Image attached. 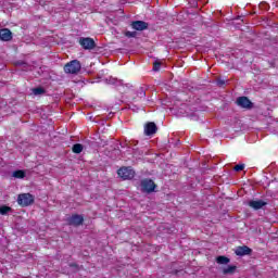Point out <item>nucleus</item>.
I'll list each match as a JSON object with an SVG mask.
<instances>
[{"instance_id":"nucleus-2","label":"nucleus","mask_w":278,"mask_h":278,"mask_svg":"<svg viewBox=\"0 0 278 278\" xmlns=\"http://www.w3.org/2000/svg\"><path fill=\"white\" fill-rule=\"evenodd\" d=\"M79 71H81V63L78 60H73L64 66V72L68 75H77Z\"/></svg>"},{"instance_id":"nucleus-16","label":"nucleus","mask_w":278,"mask_h":278,"mask_svg":"<svg viewBox=\"0 0 278 278\" xmlns=\"http://www.w3.org/2000/svg\"><path fill=\"white\" fill-rule=\"evenodd\" d=\"M216 262L217 264H229V262L231 261L229 260V257L220 255L216 257Z\"/></svg>"},{"instance_id":"nucleus-20","label":"nucleus","mask_w":278,"mask_h":278,"mask_svg":"<svg viewBox=\"0 0 278 278\" xmlns=\"http://www.w3.org/2000/svg\"><path fill=\"white\" fill-rule=\"evenodd\" d=\"M137 97H139L140 99H144V97H147V91H144L142 87L139 88V90L137 91Z\"/></svg>"},{"instance_id":"nucleus-12","label":"nucleus","mask_w":278,"mask_h":278,"mask_svg":"<svg viewBox=\"0 0 278 278\" xmlns=\"http://www.w3.org/2000/svg\"><path fill=\"white\" fill-rule=\"evenodd\" d=\"M12 39V31L8 28L0 30V40H3L4 42H10Z\"/></svg>"},{"instance_id":"nucleus-18","label":"nucleus","mask_w":278,"mask_h":278,"mask_svg":"<svg viewBox=\"0 0 278 278\" xmlns=\"http://www.w3.org/2000/svg\"><path fill=\"white\" fill-rule=\"evenodd\" d=\"M109 84L112 86H123V80H118L117 78H110Z\"/></svg>"},{"instance_id":"nucleus-5","label":"nucleus","mask_w":278,"mask_h":278,"mask_svg":"<svg viewBox=\"0 0 278 278\" xmlns=\"http://www.w3.org/2000/svg\"><path fill=\"white\" fill-rule=\"evenodd\" d=\"M17 203L18 205H22V207H28V205L34 203V195L30 193H21L17 197Z\"/></svg>"},{"instance_id":"nucleus-17","label":"nucleus","mask_w":278,"mask_h":278,"mask_svg":"<svg viewBox=\"0 0 278 278\" xmlns=\"http://www.w3.org/2000/svg\"><path fill=\"white\" fill-rule=\"evenodd\" d=\"M10 212H12V207L5 205L0 206V214L2 216L10 214Z\"/></svg>"},{"instance_id":"nucleus-14","label":"nucleus","mask_w":278,"mask_h":278,"mask_svg":"<svg viewBox=\"0 0 278 278\" xmlns=\"http://www.w3.org/2000/svg\"><path fill=\"white\" fill-rule=\"evenodd\" d=\"M237 268L238 267L236 265H229L228 267L223 269V274L224 275H233V273H236Z\"/></svg>"},{"instance_id":"nucleus-21","label":"nucleus","mask_w":278,"mask_h":278,"mask_svg":"<svg viewBox=\"0 0 278 278\" xmlns=\"http://www.w3.org/2000/svg\"><path fill=\"white\" fill-rule=\"evenodd\" d=\"M125 36H126V38H136V36H138V31H129V30H127L125 33Z\"/></svg>"},{"instance_id":"nucleus-29","label":"nucleus","mask_w":278,"mask_h":278,"mask_svg":"<svg viewBox=\"0 0 278 278\" xmlns=\"http://www.w3.org/2000/svg\"><path fill=\"white\" fill-rule=\"evenodd\" d=\"M136 144H138V141H129V147H131V146H134V147H136Z\"/></svg>"},{"instance_id":"nucleus-28","label":"nucleus","mask_w":278,"mask_h":278,"mask_svg":"<svg viewBox=\"0 0 278 278\" xmlns=\"http://www.w3.org/2000/svg\"><path fill=\"white\" fill-rule=\"evenodd\" d=\"M121 147H122V149H125V147H127L128 149L130 148V146H129V143H121Z\"/></svg>"},{"instance_id":"nucleus-7","label":"nucleus","mask_w":278,"mask_h":278,"mask_svg":"<svg viewBox=\"0 0 278 278\" xmlns=\"http://www.w3.org/2000/svg\"><path fill=\"white\" fill-rule=\"evenodd\" d=\"M67 224L72 227H79L84 225V216L79 214H73L67 218Z\"/></svg>"},{"instance_id":"nucleus-26","label":"nucleus","mask_w":278,"mask_h":278,"mask_svg":"<svg viewBox=\"0 0 278 278\" xmlns=\"http://www.w3.org/2000/svg\"><path fill=\"white\" fill-rule=\"evenodd\" d=\"M216 84H217V86H219V88H223V86L225 85V80L218 78V79L216 80Z\"/></svg>"},{"instance_id":"nucleus-10","label":"nucleus","mask_w":278,"mask_h":278,"mask_svg":"<svg viewBox=\"0 0 278 278\" xmlns=\"http://www.w3.org/2000/svg\"><path fill=\"white\" fill-rule=\"evenodd\" d=\"M132 29H136V31H144V29H149V23L144 21H135L131 22Z\"/></svg>"},{"instance_id":"nucleus-6","label":"nucleus","mask_w":278,"mask_h":278,"mask_svg":"<svg viewBox=\"0 0 278 278\" xmlns=\"http://www.w3.org/2000/svg\"><path fill=\"white\" fill-rule=\"evenodd\" d=\"M79 45L80 47H83V49L86 50H92L94 49V47H97V43L94 42V39L90 38V37H80L79 38Z\"/></svg>"},{"instance_id":"nucleus-11","label":"nucleus","mask_w":278,"mask_h":278,"mask_svg":"<svg viewBox=\"0 0 278 278\" xmlns=\"http://www.w3.org/2000/svg\"><path fill=\"white\" fill-rule=\"evenodd\" d=\"M236 255H238L239 257H244V255H251V253H253V250L247 245H242V247H238L235 250Z\"/></svg>"},{"instance_id":"nucleus-8","label":"nucleus","mask_w":278,"mask_h":278,"mask_svg":"<svg viewBox=\"0 0 278 278\" xmlns=\"http://www.w3.org/2000/svg\"><path fill=\"white\" fill-rule=\"evenodd\" d=\"M236 103L239 108H243V110H253V102H251L249 98L244 96L239 97Z\"/></svg>"},{"instance_id":"nucleus-1","label":"nucleus","mask_w":278,"mask_h":278,"mask_svg":"<svg viewBox=\"0 0 278 278\" xmlns=\"http://www.w3.org/2000/svg\"><path fill=\"white\" fill-rule=\"evenodd\" d=\"M141 192H146V194H151V192H155V188L157 185L151 178H144L140 181Z\"/></svg>"},{"instance_id":"nucleus-4","label":"nucleus","mask_w":278,"mask_h":278,"mask_svg":"<svg viewBox=\"0 0 278 278\" xmlns=\"http://www.w3.org/2000/svg\"><path fill=\"white\" fill-rule=\"evenodd\" d=\"M117 175L124 180L134 179V177H136V172L131 167H121L117 170Z\"/></svg>"},{"instance_id":"nucleus-22","label":"nucleus","mask_w":278,"mask_h":278,"mask_svg":"<svg viewBox=\"0 0 278 278\" xmlns=\"http://www.w3.org/2000/svg\"><path fill=\"white\" fill-rule=\"evenodd\" d=\"M161 66H162V62H160V61H154V63H153V71H154V72L160 71Z\"/></svg>"},{"instance_id":"nucleus-19","label":"nucleus","mask_w":278,"mask_h":278,"mask_svg":"<svg viewBox=\"0 0 278 278\" xmlns=\"http://www.w3.org/2000/svg\"><path fill=\"white\" fill-rule=\"evenodd\" d=\"M33 93L38 97V94H45V88L42 87H37L35 89H33Z\"/></svg>"},{"instance_id":"nucleus-9","label":"nucleus","mask_w":278,"mask_h":278,"mask_svg":"<svg viewBox=\"0 0 278 278\" xmlns=\"http://www.w3.org/2000/svg\"><path fill=\"white\" fill-rule=\"evenodd\" d=\"M157 134V125L154 122H149L144 125L146 136H155Z\"/></svg>"},{"instance_id":"nucleus-13","label":"nucleus","mask_w":278,"mask_h":278,"mask_svg":"<svg viewBox=\"0 0 278 278\" xmlns=\"http://www.w3.org/2000/svg\"><path fill=\"white\" fill-rule=\"evenodd\" d=\"M12 177H14L15 179H25L26 173L23 169H17L12 173Z\"/></svg>"},{"instance_id":"nucleus-27","label":"nucleus","mask_w":278,"mask_h":278,"mask_svg":"<svg viewBox=\"0 0 278 278\" xmlns=\"http://www.w3.org/2000/svg\"><path fill=\"white\" fill-rule=\"evenodd\" d=\"M70 266L71 268H76V270H79V265H77L76 263H71Z\"/></svg>"},{"instance_id":"nucleus-23","label":"nucleus","mask_w":278,"mask_h":278,"mask_svg":"<svg viewBox=\"0 0 278 278\" xmlns=\"http://www.w3.org/2000/svg\"><path fill=\"white\" fill-rule=\"evenodd\" d=\"M132 155L135 157H138V155H143V152L140 151L139 149L132 148Z\"/></svg>"},{"instance_id":"nucleus-24","label":"nucleus","mask_w":278,"mask_h":278,"mask_svg":"<svg viewBox=\"0 0 278 278\" xmlns=\"http://www.w3.org/2000/svg\"><path fill=\"white\" fill-rule=\"evenodd\" d=\"M16 66H23V68H27V66H29L27 63H25V61H17L15 63Z\"/></svg>"},{"instance_id":"nucleus-25","label":"nucleus","mask_w":278,"mask_h":278,"mask_svg":"<svg viewBox=\"0 0 278 278\" xmlns=\"http://www.w3.org/2000/svg\"><path fill=\"white\" fill-rule=\"evenodd\" d=\"M235 170L237 173H240V170H244V164H238L235 166Z\"/></svg>"},{"instance_id":"nucleus-3","label":"nucleus","mask_w":278,"mask_h":278,"mask_svg":"<svg viewBox=\"0 0 278 278\" xmlns=\"http://www.w3.org/2000/svg\"><path fill=\"white\" fill-rule=\"evenodd\" d=\"M247 205L257 212L260 210H266V205H268V200H250L247 202Z\"/></svg>"},{"instance_id":"nucleus-15","label":"nucleus","mask_w":278,"mask_h":278,"mask_svg":"<svg viewBox=\"0 0 278 278\" xmlns=\"http://www.w3.org/2000/svg\"><path fill=\"white\" fill-rule=\"evenodd\" d=\"M73 153H81L84 151V146L81 143H75L72 148Z\"/></svg>"}]
</instances>
